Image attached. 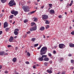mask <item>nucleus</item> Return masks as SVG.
<instances>
[{
    "label": "nucleus",
    "mask_w": 74,
    "mask_h": 74,
    "mask_svg": "<svg viewBox=\"0 0 74 74\" xmlns=\"http://www.w3.org/2000/svg\"><path fill=\"white\" fill-rule=\"evenodd\" d=\"M48 50V48L47 47H42L40 51V54L41 55H45L47 52V51Z\"/></svg>",
    "instance_id": "1"
},
{
    "label": "nucleus",
    "mask_w": 74,
    "mask_h": 74,
    "mask_svg": "<svg viewBox=\"0 0 74 74\" xmlns=\"http://www.w3.org/2000/svg\"><path fill=\"white\" fill-rule=\"evenodd\" d=\"M14 2V0H11L9 3V5L10 7H13L14 5H16V3L15 2Z\"/></svg>",
    "instance_id": "2"
},
{
    "label": "nucleus",
    "mask_w": 74,
    "mask_h": 74,
    "mask_svg": "<svg viewBox=\"0 0 74 74\" xmlns=\"http://www.w3.org/2000/svg\"><path fill=\"white\" fill-rule=\"evenodd\" d=\"M42 19L43 21L48 19V15L47 14H43L42 15Z\"/></svg>",
    "instance_id": "3"
},
{
    "label": "nucleus",
    "mask_w": 74,
    "mask_h": 74,
    "mask_svg": "<svg viewBox=\"0 0 74 74\" xmlns=\"http://www.w3.org/2000/svg\"><path fill=\"white\" fill-rule=\"evenodd\" d=\"M24 12H28L29 11V7L28 6H24L22 7Z\"/></svg>",
    "instance_id": "4"
},
{
    "label": "nucleus",
    "mask_w": 74,
    "mask_h": 74,
    "mask_svg": "<svg viewBox=\"0 0 74 74\" xmlns=\"http://www.w3.org/2000/svg\"><path fill=\"white\" fill-rule=\"evenodd\" d=\"M58 46L60 49H64L66 47V45L63 44H60Z\"/></svg>",
    "instance_id": "5"
},
{
    "label": "nucleus",
    "mask_w": 74,
    "mask_h": 74,
    "mask_svg": "<svg viewBox=\"0 0 74 74\" xmlns=\"http://www.w3.org/2000/svg\"><path fill=\"white\" fill-rule=\"evenodd\" d=\"M11 12L12 14H14V16H16L17 15H18V12L17 11L12 10L11 11Z\"/></svg>",
    "instance_id": "6"
},
{
    "label": "nucleus",
    "mask_w": 74,
    "mask_h": 74,
    "mask_svg": "<svg viewBox=\"0 0 74 74\" xmlns=\"http://www.w3.org/2000/svg\"><path fill=\"white\" fill-rule=\"evenodd\" d=\"M47 56L46 55H42V57H39L38 58V60L39 61H42V60H43V58H46Z\"/></svg>",
    "instance_id": "7"
},
{
    "label": "nucleus",
    "mask_w": 74,
    "mask_h": 74,
    "mask_svg": "<svg viewBox=\"0 0 74 74\" xmlns=\"http://www.w3.org/2000/svg\"><path fill=\"white\" fill-rule=\"evenodd\" d=\"M37 30V25L35 26L34 27H32L30 29V31L31 32H32V31H35Z\"/></svg>",
    "instance_id": "8"
},
{
    "label": "nucleus",
    "mask_w": 74,
    "mask_h": 74,
    "mask_svg": "<svg viewBox=\"0 0 74 74\" xmlns=\"http://www.w3.org/2000/svg\"><path fill=\"white\" fill-rule=\"evenodd\" d=\"M8 23L7 22H5L3 24V27L4 28H5L7 27H8Z\"/></svg>",
    "instance_id": "9"
},
{
    "label": "nucleus",
    "mask_w": 74,
    "mask_h": 74,
    "mask_svg": "<svg viewBox=\"0 0 74 74\" xmlns=\"http://www.w3.org/2000/svg\"><path fill=\"white\" fill-rule=\"evenodd\" d=\"M49 13L51 15H52L53 14L55 13V11L52 9L50 10L49 11Z\"/></svg>",
    "instance_id": "10"
},
{
    "label": "nucleus",
    "mask_w": 74,
    "mask_h": 74,
    "mask_svg": "<svg viewBox=\"0 0 74 74\" xmlns=\"http://www.w3.org/2000/svg\"><path fill=\"white\" fill-rule=\"evenodd\" d=\"M63 60H64V58L62 57L59 58V62H60V63H61L62 62Z\"/></svg>",
    "instance_id": "11"
},
{
    "label": "nucleus",
    "mask_w": 74,
    "mask_h": 74,
    "mask_svg": "<svg viewBox=\"0 0 74 74\" xmlns=\"http://www.w3.org/2000/svg\"><path fill=\"white\" fill-rule=\"evenodd\" d=\"M13 40L14 38H13V37L11 36L9 39V41L10 42H12V41H13Z\"/></svg>",
    "instance_id": "12"
},
{
    "label": "nucleus",
    "mask_w": 74,
    "mask_h": 74,
    "mask_svg": "<svg viewBox=\"0 0 74 74\" xmlns=\"http://www.w3.org/2000/svg\"><path fill=\"white\" fill-rule=\"evenodd\" d=\"M45 30V27H41L39 28V30L40 31H43Z\"/></svg>",
    "instance_id": "13"
},
{
    "label": "nucleus",
    "mask_w": 74,
    "mask_h": 74,
    "mask_svg": "<svg viewBox=\"0 0 74 74\" xmlns=\"http://www.w3.org/2000/svg\"><path fill=\"white\" fill-rule=\"evenodd\" d=\"M31 26H37V25L36 24V23H35L33 22L31 23Z\"/></svg>",
    "instance_id": "14"
},
{
    "label": "nucleus",
    "mask_w": 74,
    "mask_h": 74,
    "mask_svg": "<svg viewBox=\"0 0 74 74\" xmlns=\"http://www.w3.org/2000/svg\"><path fill=\"white\" fill-rule=\"evenodd\" d=\"M47 72L49 74H51V73H52V70H51V69H48L47 70Z\"/></svg>",
    "instance_id": "15"
},
{
    "label": "nucleus",
    "mask_w": 74,
    "mask_h": 74,
    "mask_svg": "<svg viewBox=\"0 0 74 74\" xmlns=\"http://www.w3.org/2000/svg\"><path fill=\"white\" fill-rule=\"evenodd\" d=\"M69 46L70 47L72 48H74V44L71 43L69 44Z\"/></svg>",
    "instance_id": "16"
},
{
    "label": "nucleus",
    "mask_w": 74,
    "mask_h": 74,
    "mask_svg": "<svg viewBox=\"0 0 74 74\" xmlns=\"http://www.w3.org/2000/svg\"><path fill=\"white\" fill-rule=\"evenodd\" d=\"M4 53H5L4 51L0 52V55H1V56H3Z\"/></svg>",
    "instance_id": "17"
},
{
    "label": "nucleus",
    "mask_w": 74,
    "mask_h": 74,
    "mask_svg": "<svg viewBox=\"0 0 74 74\" xmlns=\"http://www.w3.org/2000/svg\"><path fill=\"white\" fill-rule=\"evenodd\" d=\"M44 60V61H49V59L48 57H45Z\"/></svg>",
    "instance_id": "18"
},
{
    "label": "nucleus",
    "mask_w": 74,
    "mask_h": 74,
    "mask_svg": "<svg viewBox=\"0 0 74 74\" xmlns=\"http://www.w3.org/2000/svg\"><path fill=\"white\" fill-rule=\"evenodd\" d=\"M33 19H34V22H37V21H38L37 18L34 17L33 18Z\"/></svg>",
    "instance_id": "19"
},
{
    "label": "nucleus",
    "mask_w": 74,
    "mask_h": 74,
    "mask_svg": "<svg viewBox=\"0 0 74 74\" xmlns=\"http://www.w3.org/2000/svg\"><path fill=\"white\" fill-rule=\"evenodd\" d=\"M16 58H14L13 59H12V61L13 62H14V63H15V62H16Z\"/></svg>",
    "instance_id": "20"
},
{
    "label": "nucleus",
    "mask_w": 74,
    "mask_h": 74,
    "mask_svg": "<svg viewBox=\"0 0 74 74\" xmlns=\"http://www.w3.org/2000/svg\"><path fill=\"white\" fill-rule=\"evenodd\" d=\"M6 0H1V1L2 3H4L6 2Z\"/></svg>",
    "instance_id": "21"
},
{
    "label": "nucleus",
    "mask_w": 74,
    "mask_h": 74,
    "mask_svg": "<svg viewBox=\"0 0 74 74\" xmlns=\"http://www.w3.org/2000/svg\"><path fill=\"white\" fill-rule=\"evenodd\" d=\"M45 23L46 24H47L48 25L49 24V21H48V20H46Z\"/></svg>",
    "instance_id": "22"
},
{
    "label": "nucleus",
    "mask_w": 74,
    "mask_h": 74,
    "mask_svg": "<svg viewBox=\"0 0 74 74\" xmlns=\"http://www.w3.org/2000/svg\"><path fill=\"white\" fill-rule=\"evenodd\" d=\"M48 62H45L44 63V64L45 66H47L48 64Z\"/></svg>",
    "instance_id": "23"
},
{
    "label": "nucleus",
    "mask_w": 74,
    "mask_h": 74,
    "mask_svg": "<svg viewBox=\"0 0 74 74\" xmlns=\"http://www.w3.org/2000/svg\"><path fill=\"white\" fill-rule=\"evenodd\" d=\"M14 33L15 35H18V32L14 31Z\"/></svg>",
    "instance_id": "24"
},
{
    "label": "nucleus",
    "mask_w": 74,
    "mask_h": 74,
    "mask_svg": "<svg viewBox=\"0 0 74 74\" xmlns=\"http://www.w3.org/2000/svg\"><path fill=\"white\" fill-rule=\"evenodd\" d=\"M9 30L10 28H6L5 29V30L6 32H8V30Z\"/></svg>",
    "instance_id": "25"
},
{
    "label": "nucleus",
    "mask_w": 74,
    "mask_h": 74,
    "mask_svg": "<svg viewBox=\"0 0 74 74\" xmlns=\"http://www.w3.org/2000/svg\"><path fill=\"white\" fill-rule=\"evenodd\" d=\"M36 38H32L31 39V41H35V40H36Z\"/></svg>",
    "instance_id": "26"
},
{
    "label": "nucleus",
    "mask_w": 74,
    "mask_h": 74,
    "mask_svg": "<svg viewBox=\"0 0 74 74\" xmlns=\"http://www.w3.org/2000/svg\"><path fill=\"white\" fill-rule=\"evenodd\" d=\"M14 17V15H12L10 16L9 18L10 19H12V18Z\"/></svg>",
    "instance_id": "27"
},
{
    "label": "nucleus",
    "mask_w": 74,
    "mask_h": 74,
    "mask_svg": "<svg viewBox=\"0 0 74 74\" xmlns=\"http://www.w3.org/2000/svg\"><path fill=\"white\" fill-rule=\"evenodd\" d=\"M49 27V25H46V29H48Z\"/></svg>",
    "instance_id": "28"
},
{
    "label": "nucleus",
    "mask_w": 74,
    "mask_h": 74,
    "mask_svg": "<svg viewBox=\"0 0 74 74\" xmlns=\"http://www.w3.org/2000/svg\"><path fill=\"white\" fill-rule=\"evenodd\" d=\"M14 31L15 32H19V29H16L14 30Z\"/></svg>",
    "instance_id": "29"
},
{
    "label": "nucleus",
    "mask_w": 74,
    "mask_h": 74,
    "mask_svg": "<svg viewBox=\"0 0 74 74\" xmlns=\"http://www.w3.org/2000/svg\"><path fill=\"white\" fill-rule=\"evenodd\" d=\"M48 55L50 57H51V56H52V54H51V53H48Z\"/></svg>",
    "instance_id": "30"
},
{
    "label": "nucleus",
    "mask_w": 74,
    "mask_h": 74,
    "mask_svg": "<svg viewBox=\"0 0 74 74\" xmlns=\"http://www.w3.org/2000/svg\"><path fill=\"white\" fill-rule=\"evenodd\" d=\"M38 44H34V47H37L38 45Z\"/></svg>",
    "instance_id": "31"
},
{
    "label": "nucleus",
    "mask_w": 74,
    "mask_h": 74,
    "mask_svg": "<svg viewBox=\"0 0 74 74\" xmlns=\"http://www.w3.org/2000/svg\"><path fill=\"white\" fill-rule=\"evenodd\" d=\"M27 55L28 56H30V54L29 52H27Z\"/></svg>",
    "instance_id": "32"
},
{
    "label": "nucleus",
    "mask_w": 74,
    "mask_h": 74,
    "mask_svg": "<svg viewBox=\"0 0 74 74\" xmlns=\"http://www.w3.org/2000/svg\"><path fill=\"white\" fill-rule=\"evenodd\" d=\"M71 63H74V60H71Z\"/></svg>",
    "instance_id": "33"
},
{
    "label": "nucleus",
    "mask_w": 74,
    "mask_h": 74,
    "mask_svg": "<svg viewBox=\"0 0 74 74\" xmlns=\"http://www.w3.org/2000/svg\"><path fill=\"white\" fill-rule=\"evenodd\" d=\"M28 22V20H25L24 21V23H26V22Z\"/></svg>",
    "instance_id": "34"
},
{
    "label": "nucleus",
    "mask_w": 74,
    "mask_h": 74,
    "mask_svg": "<svg viewBox=\"0 0 74 74\" xmlns=\"http://www.w3.org/2000/svg\"><path fill=\"white\" fill-rule=\"evenodd\" d=\"M71 34L72 35H74V31H73L71 32Z\"/></svg>",
    "instance_id": "35"
},
{
    "label": "nucleus",
    "mask_w": 74,
    "mask_h": 74,
    "mask_svg": "<svg viewBox=\"0 0 74 74\" xmlns=\"http://www.w3.org/2000/svg\"><path fill=\"white\" fill-rule=\"evenodd\" d=\"M25 63L26 64H29V62H28V61H26L25 62Z\"/></svg>",
    "instance_id": "36"
},
{
    "label": "nucleus",
    "mask_w": 74,
    "mask_h": 74,
    "mask_svg": "<svg viewBox=\"0 0 74 74\" xmlns=\"http://www.w3.org/2000/svg\"><path fill=\"white\" fill-rule=\"evenodd\" d=\"M36 11H32V12H30V14H33V13H34V12H35Z\"/></svg>",
    "instance_id": "37"
},
{
    "label": "nucleus",
    "mask_w": 74,
    "mask_h": 74,
    "mask_svg": "<svg viewBox=\"0 0 74 74\" xmlns=\"http://www.w3.org/2000/svg\"><path fill=\"white\" fill-rule=\"evenodd\" d=\"M49 63L50 64H52V60H50L49 62Z\"/></svg>",
    "instance_id": "38"
},
{
    "label": "nucleus",
    "mask_w": 74,
    "mask_h": 74,
    "mask_svg": "<svg viewBox=\"0 0 74 74\" xmlns=\"http://www.w3.org/2000/svg\"><path fill=\"white\" fill-rule=\"evenodd\" d=\"M49 5L50 7H52V4H49Z\"/></svg>",
    "instance_id": "39"
},
{
    "label": "nucleus",
    "mask_w": 74,
    "mask_h": 74,
    "mask_svg": "<svg viewBox=\"0 0 74 74\" xmlns=\"http://www.w3.org/2000/svg\"><path fill=\"white\" fill-rule=\"evenodd\" d=\"M56 51L55 50H53V53H54V54H56Z\"/></svg>",
    "instance_id": "40"
},
{
    "label": "nucleus",
    "mask_w": 74,
    "mask_h": 74,
    "mask_svg": "<svg viewBox=\"0 0 74 74\" xmlns=\"http://www.w3.org/2000/svg\"><path fill=\"white\" fill-rule=\"evenodd\" d=\"M35 66H37V67H38L40 65H39V64H36L35 65Z\"/></svg>",
    "instance_id": "41"
},
{
    "label": "nucleus",
    "mask_w": 74,
    "mask_h": 74,
    "mask_svg": "<svg viewBox=\"0 0 74 74\" xmlns=\"http://www.w3.org/2000/svg\"><path fill=\"white\" fill-rule=\"evenodd\" d=\"M61 74H66V73L64 71H63L62 72Z\"/></svg>",
    "instance_id": "42"
},
{
    "label": "nucleus",
    "mask_w": 74,
    "mask_h": 74,
    "mask_svg": "<svg viewBox=\"0 0 74 74\" xmlns=\"http://www.w3.org/2000/svg\"><path fill=\"white\" fill-rule=\"evenodd\" d=\"M2 33H3V31H0V35H1V34H2Z\"/></svg>",
    "instance_id": "43"
},
{
    "label": "nucleus",
    "mask_w": 74,
    "mask_h": 74,
    "mask_svg": "<svg viewBox=\"0 0 74 74\" xmlns=\"http://www.w3.org/2000/svg\"><path fill=\"white\" fill-rule=\"evenodd\" d=\"M41 46L40 45L38 47V49H39L41 48Z\"/></svg>",
    "instance_id": "44"
},
{
    "label": "nucleus",
    "mask_w": 74,
    "mask_h": 74,
    "mask_svg": "<svg viewBox=\"0 0 74 74\" xmlns=\"http://www.w3.org/2000/svg\"><path fill=\"white\" fill-rule=\"evenodd\" d=\"M7 47L8 48H10V47H11L12 46L11 45H8Z\"/></svg>",
    "instance_id": "45"
},
{
    "label": "nucleus",
    "mask_w": 74,
    "mask_h": 74,
    "mask_svg": "<svg viewBox=\"0 0 74 74\" xmlns=\"http://www.w3.org/2000/svg\"><path fill=\"white\" fill-rule=\"evenodd\" d=\"M18 49V48L17 47H16L15 48V50H16V51Z\"/></svg>",
    "instance_id": "46"
},
{
    "label": "nucleus",
    "mask_w": 74,
    "mask_h": 74,
    "mask_svg": "<svg viewBox=\"0 0 74 74\" xmlns=\"http://www.w3.org/2000/svg\"><path fill=\"white\" fill-rule=\"evenodd\" d=\"M27 34H30V32L28 31L27 32Z\"/></svg>",
    "instance_id": "47"
},
{
    "label": "nucleus",
    "mask_w": 74,
    "mask_h": 74,
    "mask_svg": "<svg viewBox=\"0 0 74 74\" xmlns=\"http://www.w3.org/2000/svg\"><path fill=\"white\" fill-rule=\"evenodd\" d=\"M58 18H62V16L60 15L58 16Z\"/></svg>",
    "instance_id": "48"
},
{
    "label": "nucleus",
    "mask_w": 74,
    "mask_h": 74,
    "mask_svg": "<svg viewBox=\"0 0 74 74\" xmlns=\"http://www.w3.org/2000/svg\"><path fill=\"white\" fill-rule=\"evenodd\" d=\"M2 65H0V69H1L2 68Z\"/></svg>",
    "instance_id": "49"
},
{
    "label": "nucleus",
    "mask_w": 74,
    "mask_h": 74,
    "mask_svg": "<svg viewBox=\"0 0 74 74\" xmlns=\"http://www.w3.org/2000/svg\"><path fill=\"white\" fill-rule=\"evenodd\" d=\"M36 66H33V69H36Z\"/></svg>",
    "instance_id": "50"
},
{
    "label": "nucleus",
    "mask_w": 74,
    "mask_h": 74,
    "mask_svg": "<svg viewBox=\"0 0 74 74\" xmlns=\"http://www.w3.org/2000/svg\"><path fill=\"white\" fill-rule=\"evenodd\" d=\"M72 3H70V4L69 5V6H71L72 5Z\"/></svg>",
    "instance_id": "51"
},
{
    "label": "nucleus",
    "mask_w": 74,
    "mask_h": 74,
    "mask_svg": "<svg viewBox=\"0 0 74 74\" xmlns=\"http://www.w3.org/2000/svg\"><path fill=\"white\" fill-rule=\"evenodd\" d=\"M68 56H72V55L71 54H69L68 55Z\"/></svg>",
    "instance_id": "52"
},
{
    "label": "nucleus",
    "mask_w": 74,
    "mask_h": 74,
    "mask_svg": "<svg viewBox=\"0 0 74 74\" xmlns=\"http://www.w3.org/2000/svg\"><path fill=\"white\" fill-rule=\"evenodd\" d=\"M71 3L72 4H73V0L71 1Z\"/></svg>",
    "instance_id": "53"
},
{
    "label": "nucleus",
    "mask_w": 74,
    "mask_h": 74,
    "mask_svg": "<svg viewBox=\"0 0 74 74\" xmlns=\"http://www.w3.org/2000/svg\"><path fill=\"white\" fill-rule=\"evenodd\" d=\"M69 28L70 29H72V27H71V26H70L69 27Z\"/></svg>",
    "instance_id": "54"
},
{
    "label": "nucleus",
    "mask_w": 74,
    "mask_h": 74,
    "mask_svg": "<svg viewBox=\"0 0 74 74\" xmlns=\"http://www.w3.org/2000/svg\"><path fill=\"white\" fill-rule=\"evenodd\" d=\"M2 16H3L2 14H1L0 15V16H1V17H2Z\"/></svg>",
    "instance_id": "55"
},
{
    "label": "nucleus",
    "mask_w": 74,
    "mask_h": 74,
    "mask_svg": "<svg viewBox=\"0 0 74 74\" xmlns=\"http://www.w3.org/2000/svg\"><path fill=\"white\" fill-rule=\"evenodd\" d=\"M8 55V53H6L5 54H4V55Z\"/></svg>",
    "instance_id": "56"
},
{
    "label": "nucleus",
    "mask_w": 74,
    "mask_h": 74,
    "mask_svg": "<svg viewBox=\"0 0 74 74\" xmlns=\"http://www.w3.org/2000/svg\"><path fill=\"white\" fill-rule=\"evenodd\" d=\"M5 73H8V71H5Z\"/></svg>",
    "instance_id": "57"
},
{
    "label": "nucleus",
    "mask_w": 74,
    "mask_h": 74,
    "mask_svg": "<svg viewBox=\"0 0 74 74\" xmlns=\"http://www.w3.org/2000/svg\"><path fill=\"white\" fill-rule=\"evenodd\" d=\"M44 6H42V7H41V8L42 9V8H44Z\"/></svg>",
    "instance_id": "58"
},
{
    "label": "nucleus",
    "mask_w": 74,
    "mask_h": 74,
    "mask_svg": "<svg viewBox=\"0 0 74 74\" xmlns=\"http://www.w3.org/2000/svg\"><path fill=\"white\" fill-rule=\"evenodd\" d=\"M10 22V23H12V20H10L9 21Z\"/></svg>",
    "instance_id": "59"
},
{
    "label": "nucleus",
    "mask_w": 74,
    "mask_h": 74,
    "mask_svg": "<svg viewBox=\"0 0 74 74\" xmlns=\"http://www.w3.org/2000/svg\"><path fill=\"white\" fill-rule=\"evenodd\" d=\"M16 37H17V36H15L14 37V38H16Z\"/></svg>",
    "instance_id": "60"
},
{
    "label": "nucleus",
    "mask_w": 74,
    "mask_h": 74,
    "mask_svg": "<svg viewBox=\"0 0 74 74\" xmlns=\"http://www.w3.org/2000/svg\"><path fill=\"white\" fill-rule=\"evenodd\" d=\"M43 38H45V35H43Z\"/></svg>",
    "instance_id": "61"
},
{
    "label": "nucleus",
    "mask_w": 74,
    "mask_h": 74,
    "mask_svg": "<svg viewBox=\"0 0 74 74\" xmlns=\"http://www.w3.org/2000/svg\"><path fill=\"white\" fill-rule=\"evenodd\" d=\"M56 47H57V46H54V48H56Z\"/></svg>",
    "instance_id": "62"
},
{
    "label": "nucleus",
    "mask_w": 74,
    "mask_h": 74,
    "mask_svg": "<svg viewBox=\"0 0 74 74\" xmlns=\"http://www.w3.org/2000/svg\"><path fill=\"white\" fill-rule=\"evenodd\" d=\"M71 69H74V67H72V68H71Z\"/></svg>",
    "instance_id": "63"
},
{
    "label": "nucleus",
    "mask_w": 74,
    "mask_h": 74,
    "mask_svg": "<svg viewBox=\"0 0 74 74\" xmlns=\"http://www.w3.org/2000/svg\"><path fill=\"white\" fill-rule=\"evenodd\" d=\"M65 15H67V12H65Z\"/></svg>",
    "instance_id": "64"
}]
</instances>
